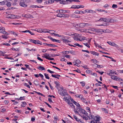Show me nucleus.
<instances>
[{
	"instance_id": "obj_64",
	"label": "nucleus",
	"mask_w": 123,
	"mask_h": 123,
	"mask_svg": "<svg viewBox=\"0 0 123 123\" xmlns=\"http://www.w3.org/2000/svg\"><path fill=\"white\" fill-rule=\"evenodd\" d=\"M6 109L5 108H3L1 110V112H4L5 111H6Z\"/></svg>"
},
{
	"instance_id": "obj_40",
	"label": "nucleus",
	"mask_w": 123,
	"mask_h": 123,
	"mask_svg": "<svg viewBox=\"0 0 123 123\" xmlns=\"http://www.w3.org/2000/svg\"><path fill=\"white\" fill-rule=\"evenodd\" d=\"M34 84L36 85H39L38 82L37 80H35L34 81Z\"/></svg>"
},
{
	"instance_id": "obj_58",
	"label": "nucleus",
	"mask_w": 123,
	"mask_h": 123,
	"mask_svg": "<svg viewBox=\"0 0 123 123\" xmlns=\"http://www.w3.org/2000/svg\"><path fill=\"white\" fill-rule=\"evenodd\" d=\"M84 112V113L82 112V113L85 114L86 116H88V113L85 110V111Z\"/></svg>"
},
{
	"instance_id": "obj_8",
	"label": "nucleus",
	"mask_w": 123,
	"mask_h": 123,
	"mask_svg": "<svg viewBox=\"0 0 123 123\" xmlns=\"http://www.w3.org/2000/svg\"><path fill=\"white\" fill-rule=\"evenodd\" d=\"M69 38L68 37L67 38H62V40L63 41L64 43H67L68 42H71L70 41L68 40L69 39Z\"/></svg>"
},
{
	"instance_id": "obj_32",
	"label": "nucleus",
	"mask_w": 123,
	"mask_h": 123,
	"mask_svg": "<svg viewBox=\"0 0 123 123\" xmlns=\"http://www.w3.org/2000/svg\"><path fill=\"white\" fill-rule=\"evenodd\" d=\"M74 118L76 120V121L78 122L79 121H80V119H79L77 118L76 117L75 115H74L73 116Z\"/></svg>"
},
{
	"instance_id": "obj_41",
	"label": "nucleus",
	"mask_w": 123,
	"mask_h": 123,
	"mask_svg": "<svg viewBox=\"0 0 123 123\" xmlns=\"http://www.w3.org/2000/svg\"><path fill=\"white\" fill-rule=\"evenodd\" d=\"M6 1H3L1 2H0V5H3L6 3Z\"/></svg>"
},
{
	"instance_id": "obj_7",
	"label": "nucleus",
	"mask_w": 123,
	"mask_h": 123,
	"mask_svg": "<svg viewBox=\"0 0 123 123\" xmlns=\"http://www.w3.org/2000/svg\"><path fill=\"white\" fill-rule=\"evenodd\" d=\"M107 43L111 46L115 47H118V45L114 42L111 43V42L109 41L107 42Z\"/></svg>"
},
{
	"instance_id": "obj_10",
	"label": "nucleus",
	"mask_w": 123,
	"mask_h": 123,
	"mask_svg": "<svg viewBox=\"0 0 123 123\" xmlns=\"http://www.w3.org/2000/svg\"><path fill=\"white\" fill-rule=\"evenodd\" d=\"M66 1H67V4L69 3L70 2H80V1L79 0H66Z\"/></svg>"
},
{
	"instance_id": "obj_61",
	"label": "nucleus",
	"mask_w": 123,
	"mask_h": 123,
	"mask_svg": "<svg viewBox=\"0 0 123 123\" xmlns=\"http://www.w3.org/2000/svg\"><path fill=\"white\" fill-rule=\"evenodd\" d=\"M74 13L76 14H80L79 11L78 10H77L74 12Z\"/></svg>"
},
{
	"instance_id": "obj_39",
	"label": "nucleus",
	"mask_w": 123,
	"mask_h": 123,
	"mask_svg": "<svg viewBox=\"0 0 123 123\" xmlns=\"http://www.w3.org/2000/svg\"><path fill=\"white\" fill-rule=\"evenodd\" d=\"M68 17V15L65 14H63L62 16V17Z\"/></svg>"
},
{
	"instance_id": "obj_20",
	"label": "nucleus",
	"mask_w": 123,
	"mask_h": 123,
	"mask_svg": "<svg viewBox=\"0 0 123 123\" xmlns=\"http://www.w3.org/2000/svg\"><path fill=\"white\" fill-rule=\"evenodd\" d=\"M90 116H91V119L92 120V121H94L96 116H95L91 114L90 115Z\"/></svg>"
},
{
	"instance_id": "obj_9",
	"label": "nucleus",
	"mask_w": 123,
	"mask_h": 123,
	"mask_svg": "<svg viewBox=\"0 0 123 123\" xmlns=\"http://www.w3.org/2000/svg\"><path fill=\"white\" fill-rule=\"evenodd\" d=\"M7 18H10L14 19L16 18V15L13 14H9L8 17Z\"/></svg>"
},
{
	"instance_id": "obj_37",
	"label": "nucleus",
	"mask_w": 123,
	"mask_h": 123,
	"mask_svg": "<svg viewBox=\"0 0 123 123\" xmlns=\"http://www.w3.org/2000/svg\"><path fill=\"white\" fill-rule=\"evenodd\" d=\"M51 34H54V35H55V36H57V37H61V36H60V35H59L58 34H56V33H52Z\"/></svg>"
},
{
	"instance_id": "obj_62",
	"label": "nucleus",
	"mask_w": 123,
	"mask_h": 123,
	"mask_svg": "<svg viewBox=\"0 0 123 123\" xmlns=\"http://www.w3.org/2000/svg\"><path fill=\"white\" fill-rule=\"evenodd\" d=\"M2 37L3 38H5L6 39H7V36H5L4 35H3L2 36Z\"/></svg>"
},
{
	"instance_id": "obj_63",
	"label": "nucleus",
	"mask_w": 123,
	"mask_h": 123,
	"mask_svg": "<svg viewBox=\"0 0 123 123\" xmlns=\"http://www.w3.org/2000/svg\"><path fill=\"white\" fill-rule=\"evenodd\" d=\"M85 69H87L88 67L86 65H85L84 66H82Z\"/></svg>"
},
{
	"instance_id": "obj_3",
	"label": "nucleus",
	"mask_w": 123,
	"mask_h": 123,
	"mask_svg": "<svg viewBox=\"0 0 123 123\" xmlns=\"http://www.w3.org/2000/svg\"><path fill=\"white\" fill-rule=\"evenodd\" d=\"M100 120V117L99 116L96 117L94 121H91L90 122L91 123H97L98 121H99Z\"/></svg>"
},
{
	"instance_id": "obj_50",
	"label": "nucleus",
	"mask_w": 123,
	"mask_h": 123,
	"mask_svg": "<svg viewBox=\"0 0 123 123\" xmlns=\"http://www.w3.org/2000/svg\"><path fill=\"white\" fill-rule=\"evenodd\" d=\"M80 116H81L83 118V119H85V120H88V118L87 117H86L84 116V115L83 116H81V115H80Z\"/></svg>"
},
{
	"instance_id": "obj_57",
	"label": "nucleus",
	"mask_w": 123,
	"mask_h": 123,
	"mask_svg": "<svg viewBox=\"0 0 123 123\" xmlns=\"http://www.w3.org/2000/svg\"><path fill=\"white\" fill-rule=\"evenodd\" d=\"M85 37H81L80 39V41H81L85 39Z\"/></svg>"
},
{
	"instance_id": "obj_25",
	"label": "nucleus",
	"mask_w": 123,
	"mask_h": 123,
	"mask_svg": "<svg viewBox=\"0 0 123 123\" xmlns=\"http://www.w3.org/2000/svg\"><path fill=\"white\" fill-rule=\"evenodd\" d=\"M44 75L45 76V78L48 79H49V77L48 76V74L45 73H44Z\"/></svg>"
},
{
	"instance_id": "obj_34",
	"label": "nucleus",
	"mask_w": 123,
	"mask_h": 123,
	"mask_svg": "<svg viewBox=\"0 0 123 123\" xmlns=\"http://www.w3.org/2000/svg\"><path fill=\"white\" fill-rule=\"evenodd\" d=\"M74 104H75L76 106H80V104L75 102V101L73 103Z\"/></svg>"
},
{
	"instance_id": "obj_19",
	"label": "nucleus",
	"mask_w": 123,
	"mask_h": 123,
	"mask_svg": "<svg viewBox=\"0 0 123 123\" xmlns=\"http://www.w3.org/2000/svg\"><path fill=\"white\" fill-rule=\"evenodd\" d=\"M81 63L79 59H77L75 61V64H74V65L77 66L78 64H80Z\"/></svg>"
},
{
	"instance_id": "obj_29",
	"label": "nucleus",
	"mask_w": 123,
	"mask_h": 123,
	"mask_svg": "<svg viewBox=\"0 0 123 123\" xmlns=\"http://www.w3.org/2000/svg\"><path fill=\"white\" fill-rule=\"evenodd\" d=\"M49 47H57V46L54 44H49Z\"/></svg>"
},
{
	"instance_id": "obj_60",
	"label": "nucleus",
	"mask_w": 123,
	"mask_h": 123,
	"mask_svg": "<svg viewBox=\"0 0 123 123\" xmlns=\"http://www.w3.org/2000/svg\"><path fill=\"white\" fill-rule=\"evenodd\" d=\"M44 103L45 104H46L50 108H52L51 106L47 102H45Z\"/></svg>"
},
{
	"instance_id": "obj_27",
	"label": "nucleus",
	"mask_w": 123,
	"mask_h": 123,
	"mask_svg": "<svg viewBox=\"0 0 123 123\" xmlns=\"http://www.w3.org/2000/svg\"><path fill=\"white\" fill-rule=\"evenodd\" d=\"M63 14V13H59L56 15V16L57 17H62Z\"/></svg>"
},
{
	"instance_id": "obj_13",
	"label": "nucleus",
	"mask_w": 123,
	"mask_h": 123,
	"mask_svg": "<svg viewBox=\"0 0 123 123\" xmlns=\"http://www.w3.org/2000/svg\"><path fill=\"white\" fill-rule=\"evenodd\" d=\"M24 17L27 18H33V16L32 15L29 14H25L24 15Z\"/></svg>"
},
{
	"instance_id": "obj_56",
	"label": "nucleus",
	"mask_w": 123,
	"mask_h": 123,
	"mask_svg": "<svg viewBox=\"0 0 123 123\" xmlns=\"http://www.w3.org/2000/svg\"><path fill=\"white\" fill-rule=\"evenodd\" d=\"M96 64L97 65V68H101L102 67V65H99L97 64Z\"/></svg>"
},
{
	"instance_id": "obj_38",
	"label": "nucleus",
	"mask_w": 123,
	"mask_h": 123,
	"mask_svg": "<svg viewBox=\"0 0 123 123\" xmlns=\"http://www.w3.org/2000/svg\"><path fill=\"white\" fill-rule=\"evenodd\" d=\"M74 40H79L80 41V39L78 38V37H74Z\"/></svg>"
},
{
	"instance_id": "obj_55",
	"label": "nucleus",
	"mask_w": 123,
	"mask_h": 123,
	"mask_svg": "<svg viewBox=\"0 0 123 123\" xmlns=\"http://www.w3.org/2000/svg\"><path fill=\"white\" fill-rule=\"evenodd\" d=\"M85 26H89L91 25L88 23H85Z\"/></svg>"
},
{
	"instance_id": "obj_48",
	"label": "nucleus",
	"mask_w": 123,
	"mask_h": 123,
	"mask_svg": "<svg viewBox=\"0 0 123 123\" xmlns=\"http://www.w3.org/2000/svg\"><path fill=\"white\" fill-rule=\"evenodd\" d=\"M112 7L113 8H117V5L113 4L112 6Z\"/></svg>"
},
{
	"instance_id": "obj_36",
	"label": "nucleus",
	"mask_w": 123,
	"mask_h": 123,
	"mask_svg": "<svg viewBox=\"0 0 123 123\" xmlns=\"http://www.w3.org/2000/svg\"><path fill=\"white\" fill-rule=\"evenodd\" d=\"M60 3L61 4H67V3H66L67 2V1H60Z\"/></svg>"
},
{
	"instance_id": "obj_4",
	"label": "nucleus",
	"mask_w": 123,
	"mask_h": 123,
	"mask_svg": "<svg viewBox=\"0 0 123 123\" xmlns=\"http://www.w3.org/2000/svg\"><path fill=\"white\" fill-rule=\"evenodd\" d=\"M111 78L112 79L115 80H121L122 81H123V80L121 79L115 75H112L111 76Z\"/></svg>"
},
{
	"instance_id": "obj_51",
	"label": "nucleus",
	"mask_w": 123,
	"mask_h": 123,
	"mask_svg": "<svg viewBox=\"0 0 123 123\" xmlns=\"http://www.w3.org/2000/svg\"><path fill=\"white\" fill-rule=\"evenodd\" d=\"M44 57L46 59H48L49 58V57H48L47 56V53H45L44 54Z\"/></svg>"
},
{
	"instance_id": "obj_47",
	"label": "nucleus",
	"mask_w": 123,
	"mask_h": 123,
	"mask_svg": "<svg viewBox=\"0 0 123 123\" xmlns=\"http://www.w3.org/2000/svg\"><path fill=\"white\" fill-rule=\"evenodd\" d=\"M83 44L85 46H87V47H88L89 48H90V46L87 43H83Z\"/></svg>"
},
{
	"instance_id": "obj_59",
	"label": "nucleus",
	"mask_w": 123,
	"mask_h": 123,
	"mask_svg": "<svg viewBox=\"0 0 123 123\" xmlns=\"http://www.w3.org/2000/svg\"><path fill=\"white\" fill-rule=\"evenodd\" d=\"M4 102L5 104L6 105L8 104L9 103V101L8 100H5Z\"/></svg>"
},
{
	"instance_id": "obj_31",
	"label": "nucleus",
	"mask_w": 123,
	"mask_h": 123,
	"mask_svg": "<svg viewBox=\"0 0 123 123\" xmlns=\"http://www.w3.org/2000/svg\"><path fill=\"white\" fill-rule=\"evenodd\" d=\"M77 9H78L80 8H84V6L82 5H77Z\"/></svg>"
},
{
	"instance_id": "obj_16",
	"label": "nucleus",
	"mask_w": 123,
	"mask_h": 123,
	"mask_svg": "<svg viewBox=\"0 0 123 123\" xmlns=\"http://www.w3.org/2000/svg\"><path fill=\"white\" fill-rule=\"evenodd\" d=\"M116 72L115 71L113 70H111L110 73L109 74V75H110L111 76L112 74H113L114 73L115 74H116L115 73Z\"/></svg>"
},
{
	"instance_id": "obj_26",
	"label": "nucleus",
	"mask_w": 123,
	"mask_h": 123,
	"mask_svg": "<svg viewBox=\"0 0 123 123\" xmlns=\"http://www.w3.org/2000/svg\"><path fill=\"white\" fill-rule=\"evenodd\" d=\"M51 76L54 78H58L57 77V76H61L58 74H57L56 75H54L53 74H51Z\"/></svg>"
},
{
	"instance_id": "obj_24",
	"label": "nucleus",
	"mask_w": 123,
	"mask_h": 123,
	"mask_svg": "<svg viewBox=\"0 0 123 123\" xmlns=\"http://www.w3.org/2000/svg\"><path fill=\"white\" fill-rule=\"evenodd\" d=\"M48 31L49 30H48L47 29H42V32H48L50 33V32H49V31Z\"/></svg>"
},
{
	"instance_id": "obj_42",
	"label": "nucleus",
	"mask_w": 123,
	"mask_h": 123,
	"mask_svg": "<svg viewBox=\"0 0 123 123\" xmlns=\"http://www.w3.org/2000/svg\"><path fill=\"white\" fill-rule=\"evenodd\" d=\"M0 32L4 34H6V32L4 30H1L0 31Z\"/></svg>"
},
{
	"instance_id": "obj_35",
	"label": "nucleus",
	"mask_w": 123,
	"mask_h": 123,
	"mask_svg": "<svg viewBox=\"0 0 123 123\" xmlns=\"http://www.w3.org/2000/svg\"><path fill=\"white\" fill-rule=\"evenodd\" d=\"M25 97V96L23 97H20L19 98H17V100H24L25 99L23 98H24Z\"/></svg>"
},
{
	"instance_id": "obj_45",
	"label": "nucleus",
	"mask_w": 123,
	"mask_h": 123,
	"mask_svg": "<svg viewBox=\"0 0 123 123\" xmlns=\"http://www.w3.org/2000/svg\"><path fill=\"white\" fill-rule=\"evenodd\" d=\"M47 71H48V72H49V73H50L51 74H54V73H55V72H54L51 71L49 69H48L47 70Z\"/></svg>"
},
{
	"instance_id": "obj_49",
	"label": "nucleus",
	"mask_w": 123,
	"mask_h": 123,
	"mask_svg": "<svg viewBox=\"0 0 123 123\" xmlns=\"http://www.w3.org/2000/svg\"><path fill=\"white\" fill-rule=\"evenodd\" d=\"M80 84H82V86L84 87L85 86V82L84 81H82L80 82Z\"/></svg>"
},
{
	"instance_id": "obj_46",
	"label": "nucleus",
	"mask_w": 123,
	"mask_h": 123,
	"mask_svg": "<svg viewBox=\"0 0 123 123\" xmlns=\"http://www.w3.org/2000/svg\"><path fill=\"white\" fill-rule=\"evenodd\" d=\"M24 85L25 86H26L28 88H30V86L27 83H24Z\"/></svg>"
},
{
	"instance_id": "obj_11",
	"label": "nucleus",
	"mask_w": 123,
	"mask_h": 123,
	"mask_svg": "<svg viewBox=\"0 0 123 123\" xmlns=\"http://www.w3.org/2000/svg\"><path fill=\"white\" fill-rule=\"evenodd\" d=\"M58 92L62 96H65L66 95H68V94L67 93H63L62 90H59Z\"/></svg>"
},
{
	"instance_id": "obj_6",
	"label": "nucleus",
	"mask_w": 123,
	"mask_h": 123,
	"mask_svg": "<svg viewBox=\"0 0 123 123\" xmlns=\"http://www.w3.org/2000/svg\"><path fill=\"white\" fill-rule=\"evenodd\" d=\"M108 18H100L98 20V22L103 21L108 22Z\"/></svg>"
},
{
	"instance_id": "obj_33",
	"label": "nucleus",
	"mask_w": 123,
	"mask_h": 123,
	"mask_svg": "<svg viewBox=\"0 0 123 123\" xmlns=\"http://www.w3.org/2000/svg\"><path fill=\"white\" fill-rule=\"evenodd\" d=\"M74 45L76 46H78L80 47H83V46L82 45H80L78 43H75L74 44Z\"/></svg>"
},
{
	"instance_id": "obj_5",
	"label": "nucleus",
	"mask_w": 123,
	"mask_h": 123,
	"mask_svg": "<svg viewBox=\"0 0 123 123\" xmlns=\"http://www.w3.org/2000/svg\"><path fill=\"white\" fill-rule=\"evenodd\" d=\"M48 37L53 42H57L58 43H61V41L59 40H56L53 39L51 37L49 36Z\"/></svg>"
},
{
	"instance_id": "obj_18",
	"label": "nucleus",
	"mask_w": 123,
	"mask_h": 123,
	"mask_svg": "<svg viewBox=\"0 0 123 123\" xmlns=\"http://www.w3.org/2000/svg\"><path fill=\"white\" fill-rule=\"evenodd\" d=\"M71 16L73 17L74 18H79L80 17V16L74 14H72V15Z\"/></svg>"
},
{
	"instance_id": "obj_22",
	"label": "nucleus",
	"mask_w": 123,
	"mask_h": 123,
	"mask_svg": "<svg viewBox=\"0 0 123 123\" xmlns=\"http://www.w3.org/2000/svg\"><path fill=\"white\" fill-rule=\"evenodd\" d=\"M80 27L83 28L85 26V23H80L79 24Z\"/></svg>"
},
{
	"instance_id": "obj_30",
	"label": "nucleus",
	"mask_w": 123,
	"mask_h": 123,
	"mask_svg": "<svg viewBox=\"0 0 123 123\" xmlns=\"http://www.w3.org/2000/svg\"><path fill=\"white\" fill-rule=\"evenodd\" d=\"M6 5L8 7H9L11 6V3L9 2L6 1Z\"/></svg>"
},
{
	"instance_id": "obj_1",
	"label": "nucleus",
	"mask_w": 123,
	"mask_h": 123,
	"mask_svg": "<svg viewBox=\"0 0 123 123\" xmlns=\"http://www.w3.org/2000/svg\"><path fill=\"white\" fill-rule=\"evenodd\" d=\"M30 41L32 43L35 44H39L42 45V43L40 41L37 40H35L33 39H30Z\"/></svg>"
},
{
	"instance_id": "obj_2",
	"label": "nucleus",
	"mask_w": 123,
	"mask_h": 123,
	"mask_svg": "<svg viewBox=\"0 0 123 123\" xmlns=\"http://www.w3.org/2000/svg\"><path fill=\"white\" fill-rule=\"evenodd\" d=\"M65 101L67 102L68 104L72 108H74V105L71 102L70 100L68 98L66 100H65Z\"/></svg>"
},
{
	"instance_id": "obj_28",
	"label": "nucleus",
	"mask_w": 123,
	"mask_h": 123,
	"mask_svg": "<svg viewBox=\"0 0 123 123\" xmlns=\"http://www.w3.org/2000/svg\"><path fill=\"white\" fill-rule=\"evenodd\" d=\"M114 21V20L113 19H111V18H108V22H110V23H112Z\"/></svg>"
},
{
	"instance_id": "obj_52",
	"label": "nucleus",
	"mask_w": 123,
	"mask_h": 123,
	"mask_svg": "<svg viewBox=\"0 0 123 123\" xmlns=\"http://www.w3.org/2000/svg\"><path fill=\"white\" fill-rule=\"evenodd\" d=\"M35 31H37L36 30ZM37 31L38 32H42V29H37Z\"/></svg>"
},
{
	"instance_id": "obj_17",
	"label": "nucleus",
	"mask_w": 123,
	"mask_h": 123,
	"mask_svg": "<svg viewBox=\"0 0 123 123\" xmlns=\"http://www.w3.org/2000/svg\"><path fill=\"white\" fill-rule=\"evenodd\" d=\"M20 5L21 6L25 7H26L27 6L23 2H20Z\"/></svg>"
},
{
	"instance_id": "obj_44",
	"label": "nucleus",
	"mask_w": 123,
	"mask_h": 123,
	"mask_svg": "<svg viewBox=\"0 0 123 123\" xmlns=\"http://www.w3.org/2000/svg\"><path fill=\"white\" fill-rule=\"evenodd\" d=\"M77 6L76 5H73L71 7V8H77Z\"/></svg>"
},
{
	"instance_id": "obj_53",
	"label": "nucleus",
	"mask_w": 123,
	"mask_h": 123,
	"mask_svg": "<svg viewBox=\"0 0 123 123\" xmlns=\"http://www.w3.org/2000/svg\"><path fill=\"white\" fill-rule=\"evenodd\" d=\"M103 88H105L106 89V90H107V87H106V85L105 84H103L102 85H101Z\"/></svg>"
},
{
	"instance_id": "obj_23",
	"label": "nucleus",
	"mask_w": 123,
	"mask_h": 123,
	"mask_svg": "<svg viewBox=\"0 0 123 123\" xmlns=\"http://www.w3.org/2000/svg\"><path fill=\"white\" fill-rule=\"evenodd\" d=\"M91 31L96 32H97L98 31V29L94 28H91Z\"/></svg>"
},
{
	"instance_id": "obj_14",
	"label": "nucleus",
	"mask_w": 123,
	"mask_h": 123,
	"mask_svg": "<svg viewBox=\"0 0 123 123\" xmlns=\"http://www.w3.org/2000/svg\"><path fill=\"white\" fill-rule=\"evenodd\" d=\"M90 52L92 54L94 55H97L98 56L99 55V53H98L94 51H91Z\"/></svg>"
},
{
	"instance_id": "obj_54",
	"label": "nucleus",
	"mask_w": 123,
	"mask_h": 123,
	"mask_svg": "<svg viewBox=\"0 0 123 123\" xmlns=\"http://www.w3.org/2000/svg\"><path fill=\"white\" fill-rule=\"evenodd\" d=\"M103 110L105 111V112L106 113H108V111L105 108H103Z\"/></svg>"
},
{
	"instance_id": "obj_15",
	"label": "nucleus",
	"mask_w": 123,
	"mask_h": 123,
	"mask_svg": "<svg viewBox=\"0 0 123 123\" xmlns=\"http://www.w3.org/2000/svg\"><path fill=\"white\" fill-rule=\"evenodd\" d=\"M67 54H68L69 53H70L73 55H75V51H73V50H70L69 51H67L66 52Z\"/></svg>"
},
{
	"instance_id": "obj_43",
	"label": "nucleus",
	"mask_w": 123,
	"mask_h": 123,
	"mask_svg": "<svg viewBox=\"0 0 123 123\" xmlns=\"http://www.w3.org/2000/svg\"><path fill=\"white\" fill-rule=\"evenodd\" d=\"M54 83L57 86H59L60 85V82H57L56 81H55L54 82Z\"/></svg>"
},
{
	"instance_id": "obj_12",
	"label": "nucleus",
	"mask_w": 123,
	"mask_h": 123,
	"mask_svg": "<svg viewBox=\"0 0 123 123\" xmlns=\"http://www.w3.org/2000/svg\"><path fill=\"white\" fill-rule=\"evenodd\" d=\"M80 106H78L77 107V110L79 111L80 112L82 113L83 112H84L85 111V110H84L82 109L80 107Z\"/></svg>"
},
{
	"instance_id": "obj_21",
	"label": "nucleus",
	"mask_w": 123,
	"mask_h": 123,
	"mask_svg": "<svg viewBox=\"0 0 123 123\" xmlns=\"http://www.w3.org/2000/svg\"><path fill=\"white\" fill-rule=\"evenodd\" d=\"M38 68V69L41 71L45 70V69L44 67L41 66H39V67Z\"/></svg>"
}]
</instances>
